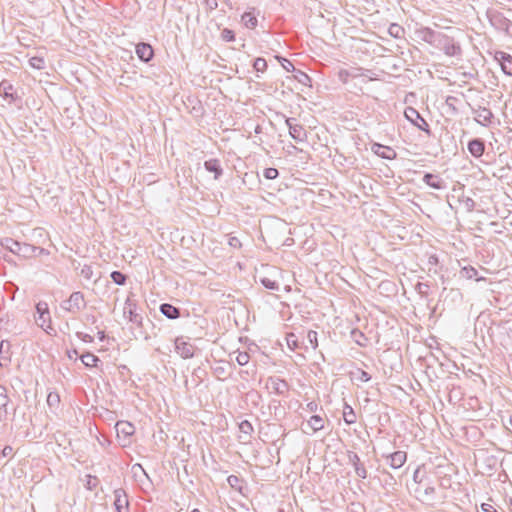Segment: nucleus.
<instances>
[{"label": "nucleus", "instance_id": "1", "mask_svg": "<svg viewBox=\"0 0 512 512\" xmlns=\"http://www.w3.org/2000/svg\"><path fill=\"white\" fill-rule=\"evenodd\" d=\"M1 246L23 259H30L41 254H47L46 249L42 247L34 246L29 243H22L9 237L1 240Z\"/></svg>", "mask_w": 512, "mask_h": 512}, {"label": "nucleus", "instance_id": "2", "mask_svg": "<svg viewBox=\"0 0 512 512\" xmlns=\"http://www.w3.org/2000/svg\"><path fill=\"white\" fill-rule=\"evenodd\" d=\"M435 48L443 51L445 55L450 57L460 56L462 52L460 45L452 37L444 33L441 34Z\"/></svg>", "mask_w": 512, "mask_h": 512}, {"label": "nucleus", "instance_id": "3", "mask_svg": "<svg viewBox=\"0 0 512 512\" xmlns=\"http://www.w3.org/2000/svg\"><path fill=\"white\" fill-rule=\"evenodd\" d=\"M36 313L38 317L35 319L36 324L41 327L45 332L50 334L48 329L53 330L51 326V316L48 307V303L40 301L36 304Z\"/></svg>", "mask_w": 512, "mask_h": 512}, {"label": "nucleus", "instance_id": "4", "mask_svg": "<svg viewBox=\"0 0 512 512\" xmlns=\"http://www.w3.org/2000/svg\"><path fill=\"white\" fill-rule=\"evenodd\" d=\"M487 17L491 25L497 30L505 31L507 34L512 35V21L506 18L502 12L497 10L488 11Z\"/></svg>", "mask_w": 512, "mask_h": 512}, {"label": "nucleus", "instance_id": "5", "mask_svg": "<svg viewBox=\"0 0 512 512\" xmlns=\"http://www.w3.org/2000/svg\"><path fill=\"white\" fill-rule=\"evenodd\" d=\"M404 116L419 130L425 132L428 136H431L429 124L414 107H407L404 111Z\"/></svg>", "mask_w": 512, "mask_h": 512}, {"label": "nucleus", "instance_id": "6", "mask_svg": "<svg viewBox=\"0 0 512 512\" xmlns=\"http://www.w3.org/2000/svg\"><path fill=\"white\" fill-rule=\"evenodd\" d=\"M442 32L433 30L430 27L421 26L415 30V35L418 39L429 45L435 47Z\"/></svg>", "mask_w": 512, "mask_h": 512}, {"label": "nucleus", "instance_id": "7", "mask_svg": "<svg viewBox=\"0 0 512 512\" xmlns=\"http://www.w3.org/2000/svg\"><path fill=\"white\" fill-rule=\"evenodd\" d=\"M117 437L123 442V446L130 443V437L135 433V427L127 421H118L115 425Z\"/></svg>", "mask_w": 512, "mask_h": 512}, {"label": "nucleus", "instance_id": "8", "mask_svg": "<svg viewBox=\"0 0 512 512\" xmlns=\"http://www.w3.org/2000/svg\"><path fill=\"white\" fill-rule=\"evenodd\" d=\"M286 125L289 129V135L297 142H304L307 140V132L301 124L297 123L295 118H287Z\"/></svg>", "mask_w": 512, "mask_h": 512}, {"label": "nucleus", "instance_id": "9", "mask_svg": "<svg viewBox=\"0 0 512 512\" xmlns=\"http://www.w3.org/2000/svg\"><path fill=\"white\" fill-rule=\"evenodd\" d=\"M266 388L270 389L271 392L284 396L287 395L289 391V384L286 380L281 379L279 377L271 376L266 381Z\"/></svg>", "mask_w": 512, "mask_h": 512}, {"label": "nucleus", "instance_id": "10", "mask_svg": "<svg viewBox=\"0 0 512 512\" xmlns=\"http://www.w3.org/2000/svg\"><path fill=\"white\" fill-rule=\"evenodd\" d=\"M472 113L475 121L480 125L487 127L492 124L494 115L489 108L478 106L477 108H472Z\"/></svg>", "mask_w": 512, "mask_h": 512}, {"label": "nucleus", "instance_id": "11", "mask_svg": "<svg viewBox=\"0 0 512 512\" xmlns=\"http://www.w3.org/2000/svg\"><path fill=\"white\" fill-rule=\"evenodd\" d=\"M86 301L84 294L81 291L73 292L69 297V308L68 312L72 314H78L80 311L86 308Z\"/></svg>", "mask_w": 512, "mask_h": 512}, {"label": "nucleus", "instance_id": "12", "mask_svg": "<svg viewBox=\"0 0 512 512\" xmlns=\"http://www.w3.org/2000/svg\"><path fill=\"white\" fill-rule=\"evenodd\" d=\"M114 507L116 512H129V500L123 488L114 490Z\"/></svg>", "mask_w": 512, "mask_h": 512}, {"label": "nucleus", "instance_id": "13", "mask_svg": "<svg viewBox=\"0 0 512 512\" xmlns=\"http://www.w3.org/2000/svg\"><path fill=\"white\" fill-rule=\"evenodd\" d=\"M176 352L183 358L189 359L194 356L195 346L188 341H185L182 337L176 338L175 340Z\"/></svg>", "mask_w": 512, "mask_h": 512}, {"label": "nucleus", "instance_id": "14", "mask_svg": "<svg viewBox=\"0 0 512 512\" xmlns=\"http://www.w3.org/2000/svg\"><path fill=\"white\" fill-rule=\"evenodd\" d=\"M347 457H348L349 464H351L355 470V474L361 479H366L368 476L367 469L365 468L364 464L361 462L358 454L353 451H348Z\"/></svg>", "mask_w": 512, "mask_h": 512}, {"label": "nucleus", "instance_id": "15", "mask_svg": "<svg viewBox=\"0 0 512 512\" xmlns=\"http://www.w3.org/2000/svg\"><path fill=\"white\" fill-rule=\"evenodd\" d=\"M124 315L128 317L129 321L142 326L143 317L136 311V303L129 298L125 301Z\"/></svg>", "mask_w": 512, "mask_h": 512}, {"label": "nucleus", "instance_id": "16", "mask_svg": "<svg viewBox=\"0 0 512 512\" xmlns=\"http://www.w3.org/2000/svg\"><path fill=\"white\" fill-rule=\"evenodd\" d=\"M485 141L482 138H473L469 140L467 149L474 158H480L485 153Z\"/></svg>", "mask_w": 512, "mask_h": 512}, {"label": "nucleus", "instance_id": "17", "mask_svg": "<svg viewBox=\"0 0 512 512\" xmlns=\"http://www.w3.org/2000/svg\"><path fill=\"white\" fill-rule=\"evenodd\" d=\"M371 150L379 157L387 160H393L397 157L396 151L389 147L382 145L380 143H373Z\"/></svg>", "mask_w": 512, "mask_h": 512}, {"label": "nucleus", "instance_id": "18", "mask_svg": "<svg viewBox=\"0 0 512 512\" xmlns=\"http://www.w3.org/2000/svg\"><path fill=\"white\" fill-rule=\"evenodd\" d=\"M136 54L141 61L148 63L154 57V50L150 44L141 42L136 45Z\"/></svg>", "mask_w": 512, "mask_h": 512}, {"label": "nucleus", "instance_id": "19", "mask_svg": "<svg viewBox=\"0 0 512 512\" xmlns=\"http://www.w3.org/2000/svg\"><path fill=\"white\" fill-rule=\"evenodd\" d=\"M238 427L240 431V435L238 436L239 441L244 444L249 443L254 431L252 424L248 420H243L239 423Z\"/></svg>", "mask_w": 512, "mask_h": 512}, {"label": "nucleus", "instance_id": "20", "mask_svg": "<svg viewBox=\"0 0 512 512\" xmlns=\"http://www.w3.org/2000/svg\"><path fill=\"white\" fill-rule=\"evenodd\" d=\"M423 182L431 188L442 190L446 187L445 181L436 174L425 173L423 176Z\"/></svg>", "mask_w": 512, "mask_h": 512}, {"label": "nucleus", "instance_id": "21", "mask_svg": "<svg viewBox=\"0 0 512 512\" xmlns=\"http://www.w3.org/2000/svg\"><path fill=\"white\" fill-rule=\"evenodd\" d=\"M389 459V465L393 469H399L401 468L406 460H407V453L404 451H395L387 456Z\"/></svg>", "mask_w": 512, "mask_h": 512}, {"label": "nucleus", "instance_id": "22", "mask_svg": "<svg viewBox=\"0 0 512 512\" xmlns=\"http://www.w3.org/2000/svg\"><path fill=\"white\" fill-rule=\"evenodd\" d=\"M0 95L10 102L15 101L17 96L14 93V86L8 80L0 82Z\"/></svg>", "mask_w": 512, "mask_h": 512}, {"label": "nucleus", "instance_id": "23", "mask_svg": "<svg viewBox=\"0 0 512 512\" xmlns=\"http://www.w3.org/2000/svg\"><path fill=\"white\" fill-rule=\"evenodd\" d=\"M204 168L211 173H214V179H219L223 174L220 161L218 159H209L204 162Z\"/></svg>", "mask_w": 512, "mask_h": 512}, {"label": "nucleus", "instance_id": "24", "mask_svg": "<svg viewBox=\"0 0 512 512\" xmlns=\"http://www.w3.org/2000/svg\"><path fill=\"white\" fill-rule=\"evenodd\" d=\"M160 312L168 319L174 320L180 317V309L169 303H163L159 307Z\"/></svg>", "mask_w": 512, "mask_h": 512}, {"label": "nucleus", "instance_id": "25", "mask_svg": "<svg viewBox=\"0 0 512 512\" xmlns=\"http://www.w3.org/2000/svg\"><path fill=\"white\" fill-rule=\"evenodd\" d=\"M497 59L500 61L502 71L508 75L512 76V56L505 52H498Z\"/></svg>", "mask_w": 512, "mask_h": 512}, {"label": "nucleus", "instance_id": "26", "mask_svg": "<svg viewBox=\"0 0 512 512\" xmlns=\"http://www.w3.org/2000/svg\"><path fill=\"white\" fill-rule=\"evenodd\" d=\"M242 24L248 29H255L258 24L257 17L255 15V8H252L250 11L244 12L241 16Z\"/></svg>", "mask_w": 512, "mask_h": 512}, {"label": "nucleus", "instance_id": "27", "mask_svg": "<svg viewBox=\"0 0 512 512\" xmlns=\"http://www.w3.org/2000/svg\"><path fill=\"white\" fill-rule=\"evenodd\" d=\"M343 420L347 425L354 424L357 420L354 409L347 402L343 405Z\"/></svg>", "mask_w": 512, "mask_h": 512}, {"label": "nucleus", "instance_id": "28", "mask_svg": "<svg viewBox=\"0 0 512 512\" xmlns=\"http://www.w3.org/2000/svg\"><path fill=\"white\" fill-rule=\"evenodd\" d=\"M461 277L465 279H475L477 282L485 280L484 277H478V271L472 266H465L460 270Z\"/></svg>", "mask_w": 512, "mask_h": 512}, {"label": "nucleus", "instance_id": "29", "mask_svg": "<svg viewBox=\"0 0 512 512\" xmlns=\"http://www.w3.org/2000/svg\"><path fill=\"white\" fill-rule=\"evenodd\" d=\"M416 492L421 494L426 500H430L435 494V488L429 484H423L422 481H419V486L416 489Z\"/></svg>", "mask_w": 512, "mask_h": 512}, {"label": "nucleus", "instance_id": "30", "mask_svg": "<svg viewBox=\"0 0 512 512\" xmlns=\"http://www.w3.org/2000/svg\"><path fill=\"white\" fill-rule=\"evenodd\" d=\"M307 426L312 430V432H317L324 427V420L319 415H313L307 422Z\"/></svg>", "mask_w": 512, "mask_h": 512}, {"label": "nucleus", "instance_id": "31", "mask_svg": "<svg viewBox=\"0 0 512 512\" xmlns=\"http://www.w3.org/2000/svg\"><path fill=\"white\" fill-rule=\"evenodd\" d=\"M81 361L86 367H96L100 359L96 355L86 352L81 356Z\"/></svg>", "mask_w": 512, "mask_h": 512}, {"label": "nucleus", "instance_id": "32", "mask_svg": "<svg viewBox=\"0 0 512 512\" xmlns=\"http://www.w3.org/2000/svg\"><path fill=\"white\" fill-rule=\"evenodd\" d=\"M293 73L294 79L297 80L300 84L305 86H311V78L307 73L300 69H295Z\"/></svg>", "mask_w": 512, "mask_h": 512}, {"label": "nucleus", "instance_id": "33", "mask_svg": "<svg viewBox=\"0 0 512 512\" xmlns=\"http://www.w3.org/2000/svg\"><path fill=\"white\" fill-rule=\"evenodd\" d=\"M227 482H228V484H229V486L231 488H233L234 490L242 493V490H243L242 482H243V480L240 477H238L236 475H230L227 478Z\"/></svg>", "mask_w": 512, "mask_h": 512}, {"label": "nucleus", "instance_id": "34", "mask_svg": "<svg viewBox=\"0 0 512 512\" xmlns=\"http://www.w3.org/2000/svg\"><path fill=\"white\" fill-rule=\"evenodd\" d=\"M267 66V61L262 57H257L253 62V68L256 72L264 73Z\"/></svg>", "mask_w": 512, "mask_h": 512}, {"label": "nucleus", "instance_id": "35", "mask_svg": "<svg viewBox=\"0 0 512 512\" xmlns=\"http://www.w3.org/2000/svg\"><path fill=\"white\" fill-rule=\"evenodd\" d=\"M112 281L117 285H125L127 276L121 271H113L110 274Z\"/></svg>", "mask_w": 512, "mask_h": 512}, {"label": "nucleus", "instance_id": "36", "mask_svg": "<svg viewBox=\"0 0 512 512\" xmlns=\"http://www.w3.org/2000/svg\"><path fill=\"white\" fill-rule=\"evenodd\" d=\"M260 283L269 290H279V283L275 280H272L268 277H261Z\"/></svg>", "mask_w": 512, "mask_h": 512}, {"label": "nucleus", "instance_id": "37", "mask_svg": "<svg viewBox=\"0 0 512 512\" xmlns=\"http://www.w3.org/2000/svg\"><path fill=\"white\" fill-rule=\"evenodd\" d=\"M430 285L424 282H418L415 286V290L422 298H427L429 295Z\"/></svg>", "mask_w": 512, "mask_h": 512}, {"label": "nucleus", "instance_id": "38", "mask_svg": "<svg viewBox=\"0 0 512 512\" xmlns=\"http://www.w3.org/2000/svg\"><path fill=\"white\" fill-rule=\"evenodd\" d=\"M351 336L359 346H365V343L363 341H366L367 338L363 332H361L358 329H353L351 332Z\"/></svg>", "mask_w": 512, "mask_h": 512}, {"label": "nucleus", "instance_id": "39", "mask_svg": "<svg viewBox=\"0 0 512 512\" xmlns=\"http://www.w3.org/2000/svg\"><path fill=\"white\" fill-rule=\"evenodd\" d=\"M220 38L225 42L235 41V32L229 28H224L221 31Z\"/></svg>", "mask_w": 512, "mask_h": 512}, {"label": "nucleus", "instance_id": "40", "mask_svg": "<svg viewBox=\"0 0 512 512\" xmlns=\"http://www.w3.org/2000/svg\"><path fill=\"white\" fill-rule=\"evenodd\" d=\"M276 59L280 62L283 69L286 70L287 72L295 71L296 68L294 67L293 63L290 60H288L282 56H276Z\"/></svg>", "mask_w": 512, "mask_h": 512}, {"label": "nucleus", "instance_id": "41", "mask_svg": "<svg viewBox=\"0 0 512 512\" xmlns=\"http://www.w3.org/2000/svg\"><path fill=\"white\" fill-rule=\"evenodd\" d=\"M60 403V396L56 392H50L47 396V404L50 408L57 407Z\"/></svg>", "mask_w": 512, "mask_h": 512}, {"label": "nucleus", "instance_id": "42", "mask_svg": "<svg viewBox=\"0 0 512 512\" xmlns=\"http://www.w3.org/2000/svg\"><path fill=\"white\" fill-rule=\"evenodd\" d=\"M213 373L220 380H224L228 376L226 368L222 365L215 366L213 368Z\"/></svg>", "mask_w": 512, "mask_h": 512}, {"label": "nucleus", "instance_id": "43", "mask_svg": "<svg viewBox=\"0 0 512 512\" xmlns=\"http://www.w3.org/2000/svg\"><path fill=\"white\" fill-rule=\"evenodd\" d=\"M460 202L464 205L468 212H472L475 209L476 203L471 197H462Z\"/></svg>", "mask_w": 512, "mask_h": 512}, {"label": "nucleus", "instance_id": "44", "mask_svg": "<svg viewBox=\"0 0 512 512\" xmlns=\"http://www.w3.org/2000/svg\"><path fill=\"white\" fill-rule=\"evenodd\" d=\"M318 334L314 330H309L307 333V339L311 347L315 350L318 347Z\"/></svg>", "mask_w": 512, "mask_h": 512}, {"label": "nucleus", "instance_id": "45", "mask_svg": "<svg viewBox=\"0 0 512 512\" xmlns=\"http://www.w3.org/2000/svg\"><path fill=\"white\" fill-rule=\"evenodd\" d=\"M279 175V171L276 168L269 167L263 171V176L268 180L276 179Z\"/></svg>", "mask_w": 512, "mask_h": 512}, {"label": "nucleus", "instance_id": "46", "mask_svg": "<svg viewBox=\"0 0 512 512\" xmlns=\"http://www.w3.org/2000/svg\"><path fill=\"white\" fill-rule=\"evenodd\" d=\"M30 65L33 67V68H36V69H43L44 68V59L42 57H32L30 60Z\"/></svg>", "mask_w": 512, "mask_h": 512}, {"label": "nucleus", "instance_id": "47", "mask_svg": "<svg viewBox=\"0 0 512 512\" xmlns=\"http://www.w3.org/2000/svg\"><path fill=\"white\" fill-rule=\"evenodd\" d=\"M250 356L247 352H239L236 361L240 366H244L249 362Z\"/></svg>", "mask_w": 512, "mask_h": 512}, {"label": "nucleus", "instance_id": "48", "mask_svg": "<svg viewBox=\"0 0 512 512\" xmlns=\"http://www.w3.org/2000/svg\"><path fill=\"white\" fill-rule=\"evenodd\" d=\"M0 390H1V392H0V405L2 407H6L8 405V402H9V397L6 394L5 387L0 385Z\"/></svg>", "mask_w": 512, "mask_h": 512}, {"label": "nucleus", "instance_id": "49", "mask_svg": "<svg viewBox=\"0 0 512 512\" xmlns=\"http://www.w3.org/2000/svg\"><path fill=\"white\" fill-rule=\"evenodd\" d=\"M403 32V28L398 24H391L389 27V33L393 37H399V33Z\"/></svg>", "mask_w": 512, "mask_h": 512}, {"label": "nucleus", "instance_id": "50", "mask_svg": "<svg viewBox=\"0 0 512 512\" xmlns=\"http://www.w3.org/2000/svg\"><path fill=\"white\" fill-rule=\"evenodd\" d=\"M92 274H93V270L91 268V266H88V265H84L81 269V275L86 278V279H91L92 277Z\"/></svg>", "mask_w": 512, "mask_h": 512}, {"label": "nucleus", "instance_id": "51", "mask_svg": "<svg viewBox=\"0 0 512 512\" xmlns=\"http://www.w3.org/2000/svg\"><path fill=\"white\" fill-rule=\"evenodd\" d=\"M287 344L290 348H296L298 346L297 339L294 333L287 335Z\"/></svg>", "mask_w": 512, "mask_h": 512}, {"label": "nucleus", "instance_id": "52", "mask_svg": "<svg viewBox=\"0 0 512 512\" xmlns=\"http://www.w3.org/2000/svg\"><path fill=\"white\" fill-rule=\"evenodd\" d=\"M205 7L208 11H213L218 7L217 0H204Z\"/></svg>", "mask_w": 512, "mask_h": 512}, {"label": "nucleus", "instance_id": "53", "mask_svg": "<svg viewBox=\"0 0 512 512\" xmlns=\"http://www.w3.org/2000/svg\"><path fill=\"white\" fill-rule=\"evenodd\" d=\"M76 336H77L80 340H82V341H84V342H86V343H91V342H93V337H92L91 335H89V334H86V333H83V332H77V333H76Z\"/></svg>", "mask_w": 512, "mask_h": 512}, {"label": "nucleus", "instance_id": "54", "mask_svg": "<svg viewBox=\"0 0 512 512\" xmlns=\"http://www.w3.org/2000/svg\"><path fill=\"white\" fill-rule=\"evenodd\" d=\"M358 379L362 382H368L371 380V375L364 370H359Z\"/></svg>", "mask_w": 512, "mask_h": 512}, {"label": "nucleus", "instance_id": "55", "mask_svg": "<svg viewBox=\"0 0 512 512\" xmlns=\"http://www.w3.org/2000/svg\"><path fill=\"white\" fill-rule=\"evenodd\" d=\"M482 512H498L491 504L483 503L481 505Z\"/></svg>", "mask_w": 512, "mask_h": 512}, {"label": "nucleus", "instance_id": "56", "mask_svg": "<svg viewBox=\"0 0 512 512\" xmlns=\"http://www.w3.org/2000/svg\"><path fill=\"white\" fill-rule=\"evenodd\" d=\"M97 478L89 476V480L87 482V488L92 490L96 486Z\"/></svg>", "mask_w": 512, "mask_h": 512}, {"label": "nucleus", "instance_id": "57", "mask_svg": "<svg viewBox=\"0 0 512 512\" xmlns=\"http://www.w3.org/2000/svg\"><path fill=\"white\" fill-rule=\"evenodd\" d=\"M12 452V447L11 446H5L1 451H0V457L3 456V457H6V456H9Z\"/></svg>", "mask_w": 512, "mask_h": 512}, {"label": "nucleus", "instance_id": "58", "mask_svg": "<svg viewBox=\"0 0 512 512\" xmlns=\"http://www.w3.org/2000/svg\"><path fill=\"white\" fill-rule=\"evenodd\" d=\"M204 370H202L200 367L194 369L193 376L197 377L199 381H202V374H204Z\"/></svg>", "mask_w": 512, "mask_h": 512}, {"label": "nucleus", "instance_id": "59", "mask_svg": "<svg viewBox=\"0 0 512 512\" xmlns=\"http://www.w3.org/2000/svg\"><path fill=\"white\" fill-rule=\"evenodd\" d=\"M383 475H385V476H386L385 482H386L387 484H392V483H394V482H395L394 477H393L389 472H387V471H383Z\"/></svg>", "mask_w": 512, "mask_h": 512}, {"label": "nucleus", "instance_id": "60", "mask_svg": "<svg viewBox=\"0 0 512 512\" xmlns=\"http://www.w3.org/2000/svg\"><path fill=\"white\" fill-rule=\"evenodd\" d=\"M5 346L7 347V350L10 347V344L8 341L2 340L0 343V354H2L5 351Z\"/></svg>", "mask_w": 512, "mask_h": 512}, {"label": "nucleus", "instance_id": "61", "mask_svg": "<svg viewBox=\"0 0 512 512\" xmlns=\"http://www.w3.org/2000/svg\"><path fill=\"white\" fill-rule=\"evenodd\" d=\"M438 257L436 255H431L428 259V263L430 265H437L438 264Z\"/></svg>", "mask_w": 512, "mask_h": 512}, {"label": "nucleus", "instance_id": "62", "mask_svg": "<svg viewBox=\"0 0 512 512\" xmlns=\"http://www.w3.org/2000/svg\"><path fill=\"white\" fill-rule=\"evenodd\" d=\"M61 308L65 311L68 312V308H69V298L67 300H64L62 303H61Z\"/></svg>", "mask_w": 512, "mask_h": 512}, {"label": "nucleus", "instance_id": "63", "mask_svg": "<svg viewBox=\"0 0 512 512\" xmlns=\"http://www.w3.org/2000/svg\"><path fill=\"white\" fill-rule=\"evenodd\" d=\"M456 100H457L456 97L448 96L447 99H446V103H447V105L452 106L453 105V101H456Z\"/></svg>", "mask_w": 512, "mask_h": 512}, {"label": "nucleus", "instance_id": "64", "mask_svg": "<svg viewBox=\"0 0 512 512\" xmlns=\"http://www.w3.org/2000/svg\"><path fill=\"white\" fill-rule=\"evenodd\" d=\"M98 338H99L100 341H104L105 338H106L105 332L104 331H99L98 332Z\"/></svg>", "mask_w": 512, "mask_h": 512}]
</instances>
